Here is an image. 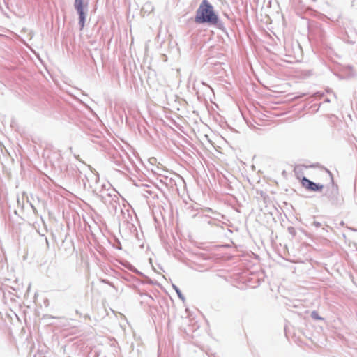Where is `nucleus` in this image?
Returning <instances> with one entry per match:
<instances>
[{"label":"nucleus","instance_id":"obj_7","mask_svg":"<svg viewBox=\"0 0 357 357\" xmlns=\"http://www.w3.org/2000/svg\"><path fill=\"white\" fill-rule=\"evenodd\" d=\"M174 289L176 290V291L177 292L178 295L179 296V297H181V291H179V289H178V287H176V286H174Z\"/></svg>","mask_w":357,"mask_h":357},{"label":"nucleus","instance_id":"obj_1","mask_svg":"<svg viewBox=\"0 0 357 357\" xmlns=\"http://www.w3.org/2000/svg\"><path fill=\"white\" fill-rule=\"evenodd\" d=\"M197 23L210 22L216 24L218 17L213 10L212 6L204 0L200 5L195 16Z\"/></svg>","mask_w":357,"mask_h":357},{"label":"nucleus","instance_id":"obj_6","mask_svg":"<svg viewBox=\"0 0 357 357\" xmlns=\"http://www.w3.org/2000/svg\"><path fill=\"white\" fill-rule=\"evenodd\" d=\"M311 316L313 319L316 320H321L322 318L319 315L318 312L317 311H313L311 314Z\"/></svg>","mask_w":357,"mask_h":357},{"label":"nucleus","instance_id":"obj_2","mask_svg":"<svg viewBox=\"0 0 357 357\" xmlns=\"http://www.w3.org/2000/svg\"><path fill=\"white\" fill-rule=\"evenodd\" d=\"M301 181L302 186L310 191H321L324 188L323 185L315 183L305 177L302 178Z\"/></svg>","mask_w":357,"mask_h":357},{"label":"nucleus","instance_id":"obj_3","mask_svg":"<svg viewBox=\"0 0 357 357\" xmlns=\"http://www.w3.org/2000/svg\"><path fill=\"white\" fill-rule=\"evenodd\" d=\"M52 154L56 155L59 160L61 158V154L59 152L54 151L51 147H46L43 151L42 156L51 162L50 156Z\"/></svg>","mask_w":357,"mask_h":357},{"label":"nucleus","instance_id":"obj_4","mask_svg":"<svg viewBox=\"0 0 357 357\" xmlns=\"http://www.w3.org/2000/svg\"><path fill=\"white\" fill-rule=\"evenodd\" d=\"M79 15V24H80V29H83L84 26V23H85V14H84V9H81L80 10H77Z\"/></svg>","mask_w":357,"mask_h":357},{"label":"nucleus","instance_id":"obj_5","mask_svg":"<svg viewBox=\"0 0 357 357\" xmlns=\"http://www.w3.org/2000/svg\"><path fill=\"white\" fill-rule=\"evenodd\" d=\"M83 1H84V0H75V7L76 10H81V9H84Z\"/></svg>","mask_w":357,"mask_h":357}]
</instances>
